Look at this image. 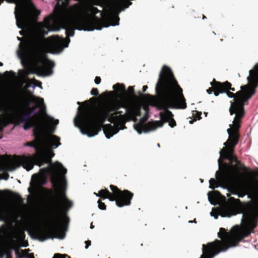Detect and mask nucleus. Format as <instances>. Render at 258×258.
<instances>
[{"label":"nucleus","instance_id":"48","mask_svg":"<svg viewBox=\"0 0 258 258\" xmlns=\"http://www.w3.org/2000/svg\"><path fill=\"white\" fill-rule=\"evenodd\" d=\"M20 33L21 35H23V34H24V32L22 30L20 31Z\"/></svg>","mask_w":258,"mask_h":258},{"label":"nucleus","instance_id":"27","mask_svg":"<svg viewBox=\"0 0 258 258\" xmlns=\"http://www.w3.org/2000/svg\"><path fill=\"white\" fill-rule=\"evenodd\" d=\"M54 165L56 166V168L59 170L60 173L61 175L64 176L67 173V169H66L61 163L56 162Z\"/></svg>","mask_w":258,"mask_h":258},{"label":"nucleus","instance_id":"11","mask_svg":"<svg viewBox=\"0 0 258 258\" xmlns=\"http://www.w3.org/2000/svg\"><path fill=\"white\" fill-rule=\"evenodd\" d=\"M28 102L25 105V111L20 116L15 115L17 121V124H19V121H29L32 120H42L40 118L39 112H36L33 117L31 115L32 112L35 109V107H30V103H34L36 105L37 107H40L42 112L45 111V107L44 104V100L42 98L35 97L33 95L26 97Z\"/></svg>","mask_w":258,"mask_h":258},{"label":"nucleus","instance_id":"20","mask_svg":"<svg viewBox=\"0 0 258 258\" xmlns=\"http://www.w3.org/2000/svg\"><path fill=\"white\" fill-rule=\"evenodd\" d=\"M113 88L115 90L119 96H123L127 94L125 87L123 84L117 83L113 86Z\"/></svg>","mask_w":258,"mask_h":258},{"label":"nucleus","instance_id":"10","mask_svg":"<svg viewBox=\"0 0 258 258\" xmlns=\"http://www.w3.org/2000/svg\"><path fill=\"white\" fill-rule=\"evenodd\" d=\"M110 188L112 193L107 188H104L101 189L97 194L94 192V194L102 199H108L110 201H115L116 205L119 207L131 205L133 193L126 189L121 190L112 184L110 185Z\"/></svg>","mask_w":258,"mask_h":258},{"label":"nucleus","instance_id":"55","mask_svg":"<svg viewBox=\"0 0 258 258\" xmlns=\"http://www.w3.org/2000/svg\"><path fill=\"white\" fill-rule=\"evenodd\" d=\"M28 243H27V244L24 245L23 246L27 247L28 246Z\"/></svg>","mask_w":258,"mask_h":258},{"label":"nucleus","instance_id":"57","mask_svg":"<svg viewBox=\"0 0 258 258\" xmlns=\"http://www.w3.org/2000/svg\"><path fill=\"white\" fill-rule=\"evenodd\" d=\"M95 5H99V4L98 3H95Z\"/></svg>","mask_w":258,"mask_h":258},{"label":"nucleus","instance_id":"50","mask_svg":"<svg viewBox=\"0 0 258 258\" xmlns=\"http://www.w3.org/2000/svg\"><path fill=\"white\" fill-rule=\"evenodd\" d=\"M243 196H244V195H243V194H239L238 195V197H243Z\"/></svg>","mask_w":258,"mask_h":258},{"label":"nucleus","instance_id":"46","mask_svg":"<svg viewBox=\"0 0 258 258\" xmlns=\"http://www.w3.org/2000/svg\"><path fill=\"white\" fill-rule=\"evenodd\" d=\"M28 191H29V192L30 193H32V188L29 187V188H28Z\"/></svg>","mask_w":258,"mask_h":258},{"label":"nucleus","instance_id":"9","mask_svg":"<svg viewBox=\"0 0 258 258\" xmlns=\"http://www.w3.org/2000/svg\"><path fill=\"white\" fill-rule=\"evenodd\" d=\"M52 205L54 215L49 228L46 230L39 229L36 232L38 238L41 241L54 237L62 239L65 236L61 229V214L64 209L71 208L73 204L67 198L64 187H56L55 196L53 197L52 200Z\"/></svg>","mask_w":258,"mask_h":258},{"label":"nucleus","instance_id":"1","mask_svg":"<svg viewBox=\"0 0 258 258\" xmlns=\"http://www.w3.org/2000/svg\"><path fill=\"white\" fill-rule=\"evenodd\" d=\"M156 92L157 97L148 95L151 98L152 105L164 112L160 113V120L149 121L145 124L143 122L135 125V130L141 134L154 130L162 127L165 122L174 127L176 122L173 118V114L168 108L185 109L187 107L186 100L183 94L182 89L178 84L171 70L167 66H164L159 75L158 81L156 85Z\"/></svg>","mask_w":258,"mask_h":258},{"label":"nucleus","instance_id":"47","mask_svg":"<svg viewBox=\"0 0 258 258\" xmlns=\"http://www.w3.org/2000/svg\"><path fill=\"white\" fill-rule=\"evenodd\" d=\"M94 228V226L93 225V223H92L90 225V228L93 229Z\"/></svg>","mask_w":258,"mask_h":258},{"label":"nucleus","instance_id":"51","mask_svg":"<svg viewBox=\"0 0 258 258\" xmlns=\"http://www.w3.org/2000/svg\"><path fill=\"white\" fill-rule=\"evenodd\" d=\"M4 1V0H0V5H1V4L2 3H3Z\"/></svg>","mask_w":258,"mask_h":258},{"label":"nucleus","instance_id":"6","mask_svg":"<svg viewBox=\"0 0 258 258\" xmlns=\"http://www.w3.org/2000/svg\"><path fill=\"white\" fill-rule=\"evenodd\" d=\"M35 140L32 142H27V146L33 147L36 153L32 156H15L13 158L9 161L6 156H0V158L6 162L7 169L13 171L17 168L22 166L27 171L33 169L34 165L39 167L45 163L52 164L51 158L54 153L50 151H46L44 148V144L46 139L45 132L37 134H33Z\"/></svg>","mask_w":258,"mask_h":258},{"label":"nucleus","instance_id":"34","mask_svg":"<svg viewBox=\"0 0 258 258\" xmlns=\"http://www.w3.org/2000/svg\"><path fill=\"white\" fill-rule=\"evenodd\" d=\"M91 94L94 96H97L99 95L98 90L96 88H93L91 91Z\"/></svg>","mask_w":258,"mask_h":258},{"label":"nucleus","instance_id":"28","mask_svg":"<svg viewBox=\"0 0 258 258\" xmlns=\"http://www.w3.org/2000/svg\"><path fill=\"white\" fill-rule=\"evenodd\" d=\"M13 198L18 203L23 202V199L21 196L17 193H14L13 195Z\"/></svg>","mask_w":258,"mask_h":258},{"label":"nucleus","instance_id":"8","mask_svg":"<svg viewBox=\"0 0 258 258\" xmlns=\"http://www.w3.org/2000/svg\"><path fill=\"white\" fill-rule=\"evenodd\" d=\"M18 40L21 42L19 46L22 52L31 54L34 61L33 66L30 68V73L40 76L52 75L55 63L47 57L45 52L40 47L41 39L36 36H29L25 38L23 42L22 37H18Z\"/></svg>","mask_w":258,"mask_h":258},{"label":"nucleus","instance_id":"53","mask_svg":"<svg viewBox=\"0 0 258 258\" xmlns=\"http://www.w3.org/2000/svg\"><path fill=\"white\" fill-rule=\"evenodd\" d=\"M3 66V63L1 62H0V66Z\"/></svg>","mask_w":258,"mask_h":258},{"label":"nucleus","instance_id":"39","mask_svg":"<svg viewBox=\"0 0 258 258\" xmlns=\"http://www.w3.org/2000/svg\"><path fill=\"white\" fill-rule=\"evenodd\" d=\"M19 236H20V237L21 239H23L25 238V234L24 232H20L19 233Z\"/></svg>","mask_w":258,"mask_h":258},{"label":"nucleus","instance_id":"12","mask_svg":"<svg viewBox=\"0 0 258 258\" xmlns=\"http://www.w3.org/2000/svg\"><path fill=\"white\" fill-rule=\"evenodd\" d=\"M125 116L126 115L124 114L116 115L114 114V113L108 115L106 120L111 123H115V125L113 126L111 124H102L101 128L103 127L104 133L107 139H110L114 135L117 134L120 130H123L126 128L125 125L126 122Z\"/></svg>","mask_w":258,"mask_h":258},{"label":"nucleus","instance_id":"54","mask_svg":"<svg viewBox=\"0 0 258 258\" xmlns=\"http://www.w3.org/2000/svg\"><path fill=\"white\" fill-rule=\"evenodd\" d=\"M46 116L47 117V115H46ZM48 117L49 118H50L51 120H53V119L52 118H51V117H48Z\"/></svg>","mask_w":258,"mask_h":258},{"label":"nucleus","instance_id":"59","mask_svg":"<svg viewBox=\"0 0 258 258\" xmlns=\"http://www.w3.org/2000/svg\"><path fill=\"white\" fill-rule=\"evenodd\" d=\"M193 222H196L195 219L194 220V221H193Z\"/></svg>","mask_w":258,"mask_h":258},{"label":"nucleus","instance_id":"60","mask_svg":"<svg viewBox=\"0 0 258 258\" xmlns=\"http://www.w3.org/2000/svg\"><path fill=\"white\" fill-rule=\"evenodd\" d=\"M193 222H196L195 219L194 220V221H193Z\"/></svg>","mask_w":258,"mask_h":258},{"label":"nucleus","instance_id":"29","mask_svg":"<svg viewBox=\"0 0 258 258\" xmlns=\"http://www.w3.org/2000/svg\"><path fill=\"white\" fill-rule=\"evenodd\" d=\"M128 92L130 93L131 96L134 97L135 99H137L138 97L135 95L134 87L133 86H129L127 89Z\"/></svg>","mask_w":258,"mask_h":258},{"label":"nucleus","instance_id":"52","mask_svg":"<svg viewBox=\"0 0 258 258\" xmlns=\"http://www.w3.org/2000/svg\"><path fill=\"white\" fill-rule=\"evenodd\" d=\"M218 162H219V164H220V162H221V159L220 158H219L218 159Z\"/></svg>","mask_w":258,"mask_h":258},{"label":"nucleus","instance_id":"33","mask_svg":"<svg viewBox=\"0 0 258 258\" xmlns=\"http://www.w3.org/2000/svg\"><path fill=\"white\" fill-rule=\"evenodd\" d=\"M98 208L101 209V210H105L106 208V206L105 205V204L102 202L100 200H98Z\"/></svg>","mask_w":258,"mask_h":258},{"label":"nucleus","instance_id":"44","mask_svg":"<svg viewBox=\"0 0 258 258\" xmlns=\"http://www.w3.org/2000/svg\"><path fill=\"white\" fill-rule=\"evenodd\" d=\"M97 100V98H95V97H92L90 99L89 101H95Z\"/></svg>","mask_w":258,"mask_h":258},{"label":"nucleus","instance_id":"15","mask_svg":"<svg viewBox=\"0 0 258 258\" xmlns=\"http://www.w3.org/2000/svg\"><path fill=\"white\" fill-rule=\"evenodd\" d=\"M24 122L23 128L25 130H27L30 128L33 127V134H37L45 132L46 128L42 120H29V121H19V123Z\"/></svg>","mask_w":258,"mask_h":258},{"label":"nucleus","instance_id":"19","mask_svg":"<svg viewBox=\"0 0 258 258\" xmlns=\"http://www.w3.org/2000/svg\"><path fill=\"white\" fill-rule=\"evenodd\" d=\"M14 213L8 210L0 211V221H2L5 223H9V221L13 218Z\"/></svg>","mask_w":258,"mask_h":258},{"label":"nucleus","instance_id":"61","mask_svg":"<svg viewBox=\"0 0 258 258\" xmlns=\"http://www.w3.org/2000/svg\"><path fill=\"white\" fill-rule=\"evenodd\" d=\"M78 109H79V110H80V107H78Z\"/></svg>","mask_w":258,"mask_h":258},{"label":"nucleus","instance_id":"49","mask_svg":"<svg viewBox=\"0 0 258 258\" xmlns=\"http://www.w3.org/2000/svg\"><path fill=\"white\" fill-rule=\"evenodd\" d=\"M206 18H206V17L204 15H203V16H202V19H206Z\"/></svg>","mask_w":258,"mask_h":258},{"label":"nucleus","instance_id":"18","mask_svg":"<svg viewBox=\"0 0 258 258\" xmlns=\"http://www.w3.org/2000/svg\"><path fill=\"white\" fill-rule=\"evenodd\" d=\"M11 123H15L17 125L15 115L13 114H9L5 118L0 120V127H3V130H4V127Z\"/></svg>","mask_w":258,"mask_h":258},{"label":"nucleus","instance_id":"21","mask_svg":"<svg viewBox=\"0 0 258 258\" xmlns=\"http://www.w3.org/2000/svg\"><path fill=\"white\" fill-rule=\"evenodd\" d=\"M219 212V214L222 217H230L231 216L234 215L232 210L226 206L221 207Z\"/></svg>","mask_w":258,"mask_h":258},{"label":"nucleus","instance_id":"16","mask_svg":"<svg viewBox=\"0 0 258 258\" xmlns=\"http://www.w3.org/2000/svg\"><path fill=\"white\" fill-rule=\"evenodd\" d=\"M126 112L124 114L125 115V120L127 121L133 120L136 121L137 116H140L141 114L140 106L137 104H134L130 105L127 102V107H126Z\"/></svg>","mask_w":258,"mask_h":258},{"label":"nucleus","instance_id":"13","mask_svg":"<svg viewBox=\"0 0 258 258\" xmlns=\"http://www.w3.org/2000/svg\"><path fill=\"white\" fill-rule=\"evenodd\" d=\"M9 3H15L16 4L15 15L16 19V23L18 27L23 29L26 24L28 20V13L25 11L24 4L22 2L20 5L18 3L20 0H6Z\"/></svg>","mask_w":258,"mask_h":258},{"label":"nucleus","instance_id":"7","mask_svg":"<svg viewBox=\"0 0 258 258\" xmlns=\"http://www.w3.org/2000/svg\"><path fill=\"white\" fill-rule=\"evenodd\" d=\"M126 109L127 102H117L111 106H98L93 111L84 108L79 112L78 119L75 118V126L80 128L83 134L91 137L101 131L102 124L111 112L117 111L120 108Z\"/></svg>","mask_w":258,"mask_h":258},{"label":"nucleus","instance_id":"3","mask_svg":"<svg viewBox=\"0 0 258 258\" xmlns=\"http://www.w3.org/2000/svg\"><path fill=\"white\" fill-rule=\"evenodd\" d=\"M231 115L235 114L232 124H230V128L227 130L229 138L224 145L226 146L220 151V156L228 160L229 163H225V169L222 171H217L216 173V179L211 178L209 180V187L215 189L219 186L224 188L231 184L232 181L240 175L242 170L246 168L242 163L237 160L234 155V148L237 144L240 137L239 131L241 127L242 119L245 114V110L241 107L238 109L235 106H232L230 109Z\"/></svg>","mask_w":258,"mask_h":258},{"label":"nucleus","instance_id":"23","mask_svg":"<svg viewBox=\"0 0 258 258\" xmlns=\"http://www.w3.org/2000/svg\"><path fill=\"white\" fill-rule=\"evenodd\" d=\"M13 250L16 251V246L14 245L7 246L2 250V254L6 255V258H12V253Z\"/></svg>","mask_w":258,"mask_h":258},{"label":"nucleus","instance_id":"2","mask_svg":"<svg viewBox=\"0 0 258 258\" xmlns=\"http://www.w3.org/2000/svg\"><path fill=\"white\" fill-rule=\"evenodd\" d=\"M132 4L128 1L121 2L118 0L117 6L107 10L105 13L101 12L102 18L94 17L92 19H82L80 8L76 5L78 10L75 14L62 18L60 24L58 22L57 16L52 15L46 17L41 31L45 35H47L48 31H57L62 28L66 30V35L70 37L74 35L75 29L93 31L95 29L101 30L103 27H108L111 25H118L119 13L128 8Z\"/></svg>","mask_w":258,"mask_h":258},{"label":"nucleus","instance_id":"30","mask_svg":"<svg viewBox=\"0 0 258 258\" xmlns=\"http://www.w3.org/2000/svg\"><path fill=\"white\" fill-rule=\"evenodd\" d=\"M40 14V11L38 10L35 7L33 9V11L31 13V15H33L35 19H37L38 16Z\"/></svg>","mask_w":258,"mask_h":258},{"label":"nucleus","instance_id":"42","mask_svg":"<svg viewBox=\"0 0 258 258\" xmlns=\"http://www.w3.org/2000/svg\"><path fill=\"white\" fill-rule=\"evenodd\" d=\"M147 89H148V86L147 85L144 86L143 87V91L145 92Z\"/></svg>","mask_w":258,"mask_h":258},{"label":"nucleus","instance_id":"24","mask_svg":"<svg viewBox=\"0 0 258 258\" xmlns=\"http://www.w3.org/2000/svg\"><path fill=\"white\" fill-rule=\"evenodd\" d=\"M49 141L52 147L57 148L60 145L59 142L60 139L58 137L54 135H50L49 136Z\"/></svg>","mask_w":258,"mask_h":258},{"label":"nucleus","instance_id":"38","mask_svg":"<svg viewBox=\"0 0 258 258\" xmlns=\"http://www.w3.org/2000/svg\"><path fill=\"white\" fill-rule=\"evenodd\" d=\"M85 244H86L85 248H88V247L91 245V242L90 240H87V241H85Z\"/></svg>","mask_w":258,"mask_h":258},{"label":"nucleus","instance_id":"40","mask_svg":"<svg viewBox=\"0 0 258 258\" xmlns=\"http://www.w3.org/2000/svg\"><path fill=\"white\" fill-rule=\"evenodd\" d=\"M47 131L49 133H52L54 131V128H52V127H48L47 128Z\"/></svg>","mask_w":258,"mask_h":258},{"label":"nucleus","instance_id":"17","mask_svg":"<svg viewBox=\"0 0 258 258\" xmlns=\"http://www.w3.org/2000/svg\"><path fill=\"white\" fill-rule=\"evenodd\" d=\"M250 195L258 201V179H253L248 186Z\"/></svg>","mask_w":258,"mask_h":258},{"label":"nucleus","instance_id":"41","mask_svg":"<svg viewBox=\"0 0 258 258\" xmlns=\"http://www.w3.org/2000/svg\"><path fill=\"white\" fill-rule=\"evenodd\" d=\"M122 111H118V110L117 111H116L115 112H114V114L116 115H118H118H122Z\"/></svg>","mask_w":258,"mask_h":258},{"label":"nucleus","instance_id":"25","mask_svg":"<svg viewBox=\"0 0 258 258\" xmlns=\"http://www.w3.org/2000/svg\"><path fill=\"white\" fill-rule=\"evenodd\" d=\"M29 249H26L24 250H19L17 247H16V255L17 258H26L27 251H29Z\"/></svg>","mask_w":258,"mask_h":258},{"label":"nucleus","instance_id":"43","mask_svg":"<svg viewBox=\"0 0 258 258\" xmlns=\"http://www.w3.org/2000/svg\"><path fill=\"white\" fill-rule=\"evenodd\" d=\"M3 131V127H0V139L3 137L2 132Z\"/></svg>","mask_w":258,"mask_h":258},{"label":"nucleus","instance_id":"26","mask_svg":"<svg viewBox=\"0 0 258 258\" xmlns=\"http://www.w3.org/2000/svg\"><path fill=\"white\" fill-rule=\"evenodd\" d=\"M87 12L91 13L93 14V16L91 18H87V19H92L94 17H96L95 15L100 12V11L96 7L90 6L87 8ZM81 18L83 19L81 17Z\"/></svg>","mask_w":258,"mask_h":258},{"label":"nucleus","instance_id":"36","mask_svg":"<svg viewBox=\"0 0 258 258\" xmlns=\"http://www.w3.org/2000/svg\"><path fill=\"white\" fill-rule=\"evenodd\" d=\"M228 200L231 201H234L235 203H240V201L239 199H235L233 197L229 198Z\"/></svg>","mask_w":258,"mask_h":258},{"label":"nucleus","instance_id":"4","mask_svg":"<svg viewBox=\"0 0 258 258\" xmlns=\"http://www.w3.org/2000/svg\"><path fill=\"white\" fill-rule=\"evenodd\" d=\"M240 213L242 216V227L231 234L224 228H221L218 236L221 240L216 239L207 244H203V254L200 258H213L221 252L237 246L240 241L254 232L258 223V205L254 203H240Z\"/></svg>","mask_w":258,"mask_h":258},{"label":"nucleus","instance_id":"37","mask_svg":"<svg viewBox=\"0 0 258 258\" xmlns=\"http://www.w3.org/2000/svg\"><path fill=\"white\" fill-rule=\"evenodd\" d=\"M29 251H27L26 258H34V254L33 253H28Z\"/></svg>","mask_w":258,"mask_h":258},{"label":"nucleus","instance_id":"22","mask_svg":"<svg viewBox=\"0 0 258 258\" xmlns=\"http://www.w3.org/2000/svg\"><path fill=\"white\" fill-rule=\"evenodd\" d=\"M16 218L14 214H13V218L9 221V223H6L3 224L1 225L0 227V236H2L3 234H4L9 228H10L12 226V223L11 222H14Z\"/></svg>","mask_w":258,"mask_h":258},{"label":"nucleus","instance_id":"35","mask_svg":"<svg viewBox=\"0 0 258 258\" xmlns=\"http://www.w3.org/2000/svg\"><path fill=\"white\" fill-rule=\"evenodd\" d=\"M95 83L96 84H99L100 83L101 81V79L100 78V77H98V76H96L95 78Z\"/></svg>","mask_w":258,"mask_h":258},{"label":"nucleus","instance_id":"5","mask_svg":"<svg viewBox=\"0 0 258 258\" xmlns=\"http://www.w3.org/2000/svg\"><path fill=\"white\" fill-rule=\"evenodd\" d=\"M248 85L241 86V90L235 94L230 91L234 92L235 89L232 87V84L226 81L224 82L217 81L215 79L210 83L211 87L207 90L209 94L213 92L216 96L220 94L226 93L230 98H233V101H230L229 110L232 106H235L238 109L242 108L244 109V105L255 93V88L258 85V63L253 69L249 71V76L247 77Z\"/></svg>","mask_w":258,"mask_h":258},{"label":"nucleus","instance_id":"45","mask_svg":"<svg viewBox=\"0 0 258 258\" xmlns=\"http://www.w3.org/2000/svg\"><path fill=\"white\" fill-rule=\"evenodd\" d=\"M54 123L55 125H57L59 123V120L58 119L54 120Z\"/></svg>","mask_w":258,"mask_h":258},{"label":"nucleus","instance_id":"14","mask_svg":"<svg viewBox=\"0 0 258 258\" xmlns=\"http://www.w3.org/2000/svg\"><path fill=\"white\" fill-rule=\"evenodd\" d=\"M48 47L53 53H59L62 51L64 47H68V44L64 45V39L58 36H52L48 37Z\"/></svg>","mask_w":258,"mask_h":258},{"label":"nucleus","instance_id":"58","mask_svg":"<svg viewBox=\"0 0 258 258\" xmlns=\"http://www.w3.org/2000/svg\"><path fill=\"white\" fill-rule=\"evenodd\" d=\"M78 103V104H81V103H80V102H78V103Z\"/></svg>","mask_w":258,"mask_h":258},{"label":"nucleus","instance_id":"56","mask_svg":"<svg viewBox=\"0 0 258 258\" xmlns=\"http://www.w3.org/2000/svg\"><path fill=\"white\" fill-rule=\"evenodd\" d=\"M218 218V215L215 216V218L217 219Z\"/></svg>","mask_w":258,"mask_h":258},{"label":"nucleus","instance_id":"31","mask_svg":"<svg viewBox=\"0 0 258 258\" xmlns=\"http://www.w3.org/2000/svg\"><path fill=\"white\" fill-rule=\"evenodd\" d=\"M40 171L44 174H46L50 173L51 172V169L50 166H48L46 168H41Z\"/></svg>","mask_w":258,"mask_h":258},{"label":"nucleus","instance_id":"32","mask_svg":"<svg viewBox=\"0 0 258 258\" xmlns=\"http://www.w3.org/2000/svg\"><path fill=\"white\" fill-rule=\"evenodd\" d=\"M53 258H71L69 255L66 254L55 253Z\"/></svg>","mask_w":258,"mask_h":258}]
</instances>
